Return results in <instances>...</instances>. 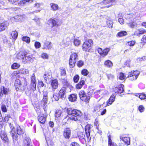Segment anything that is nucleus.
I'll return each instance as SVG.
<instances>
[{"instance_id":"f257e3e1","label":"nucleus","mask_w":146,"mask_h":146,"mask_svg":"<svg viewBox=\"0 0 146 146\" xmlns=\"http://www.w3.org/2000/svg\"><path fill=\"white\" fill-rule=\"evenodd\" d=\"M100 90H96L94 91V89L90 90L88 92V94L87 95L86 92L84 90L80 91L79 93V95L80 99L83 102L86 103H88L90 102V100L92 97L93 94L96 93H99Z\"/></svg>"},{"instance_id":"f03ea898","label":"nucleus","mask_w":146,"mask_h":146,"mask_svg":"<svg viewBox=\"0 0 146 146\" xmlns=\"http://www.w3.org/2000/svg\"><path fill=\"white\" fill-rule=\"evenodd\" d=\"M67 113L68 115H72L69 117L68 120L72 121H77L78 120V118L82 117L83 115L82 112L76 109L68 108Z\"/></svg>"},{"instance_id":"7ed1b4c3","label":"nucleus","mask_w":146,"mask_h":146,"mask_svg":"<svg viewBox=\"0 0 146 146\" xmlns=\"http://www.w3.org/2000/svg\"><path fill=\"white\" fill-rule=\"evenodd\" d=\"M27 85L28 82L27 81L23 84L21 81L19 79H16L15 81L14 86L17 91H24L27 88Z\"/></svg>"},{"instance_id":"20e7f679","label":"nucleus","mask_w":146,"mask_h":146,"mask_svg":"<svg viewBox=\"0 0 146 146\" xmlns=\"http://www.w3.org/2000/svg\"><path fill=\"white\" fill-rule=\"evenodd\" d=\"M78 52H73L70 55L69 60V64L70 68H73L75 66L76 63L78 59Z\"/></svg>"},{"instance_id":"39448f33","label":"nucleus","mask_w":146,"mask_h":146,"mask_svg":"<svg viewBox=\"0 0 146 146\" xmlns=\"http://www.w3.org/2000/svg\"><path fill=\"white\" fill-rule=\"evenodd\" d=\"M93 44V41L92 39L85 40L82 44V50L85 52H89L92 47Z\"/></svg>"},{"instance_id":"423d86ee","label":"nucleus","mask_w":146,"mask_h":146,"mask_svg":"<svg viewBox=\"0 0 146 146\" xmlns=\"http://www.w3.org/2000/svg\"><path fill=\"white\" fill-rule=\"evenodd\" d=\"M134 15L130 14L127 15L126 17V24L130 27L133 28L136 25L134 21Z\"/></svg>"},{"instance_id":"0eeeda50","label":"nucleus","mask_w":146,"mask_h":146,"mask_svg":"<svg viewBox=\"0 0 146 146\" xmlns=\"http://www.w3.org/2000/svg\"><path fill=\"white\" fill-rule=\"evenodd\" d=\"M139 74L140 72L138 70H132L128 73L127 78L129 80L133 81L137 79Z\"/></svg>"},{"instance_id":"6e6552de","label":"nucleus","mask_w":146,"mask_h":146,"mask_svg":"<svg viewBox=\"0 0 146 146\" xmlns=\"http://www.w3.org/2000/svg\"><path fill=\"white\" fill-rule=\"evenodd\" d=\"M66 90L64 87H62L59 90L58 94H55L53 95V97L56 101H58L59 98L62 99L66 97Z\"/></svg>"},{"instance_id":"1a4fd4ad","label":"nucleus","mask_w":146,"mask_h":146,"mask_svg":"<svg viewBox=\"0 0 146 146\" xmlns=\"http://www.w3.org/2000/svg\"><path fill=\"white\" fill-rule=\"evenodd\" d=\"M9 125L11 128L10 133L13 141L14 142L17 141L18 139V134L16 133L15 127L12 125H11V123L9 124Z\"/></svg>"},{"instance_id":"9d476101","label":"nucleus","mask_w":146,"mask_h":146,"mask_svg":"<svg viewBox=\"0 0 146 146\" xmlns=\"http://www.w3.org/2000/svg\"><path fill=\"white\" fill-rule=\"evenodd\" d=\"M50 85L52 90L55 91L58 87L59 83L58 79L56 78L51 79L50 81Z\"/></svg>"},{"instance_id":"9b49d317","label":"nucleus","mask_w":146,"mask_h":146,"mask_svg":"<svg viewBox=\"0 0 146 146\" xmlns=\"http://www.w3.org/2000/svg\"><path fill=\"white\" fill-rule=\"evenodd\" d=\"M98 53L100 55L103 57H104L107 56L109 52L110 49L109 48H106L104 49L101 48H97Z\"/></svg>"},{"instance_id":"f8f14e48","label":"nucleus","mask_w":146,"mask_h":146,"mask_svg":"<svg viewBox=\"0 0 146 146\" xmlns=\"http://www.w3.org/2000/svg\"><path fill=\"white\" fill-rule=\"evenodd\" d=\"M58 19L50 18L46 24L49 26L51 25V28H52L54 27H58L60 25L58 23Z\"/></svg>"},{"instance_id":"ddd939ff","label":"nucleus","mask_w":146,"mask_h":146,"mask_svg":"<svg viewBox=\"0 0 146 146\" xmlns=\"http://www.w3.org/2000/svg\"><path fill=\"white\" fill-rule=\"evenodd\" d=\"M31 80L30 90L35 91L36 89V83L35 76L34 73H33L31 77Z\"/></svg>"},{"instance_id":"4468645a","label":"nucleus","mask_w":146,"mask_h":146,"mask_svg":"<svg viewBox=\"0 0 146 146\" xmlns=\"http://www.w3.org/2000/svg\"><path fill=\"white\" fill-rule=\"evenodd\" d=\"M48 100L47 94L46 93L45 94H44L43 98L40 101V104L41 106L42 107L44 111H46V108L47 106V102Z\"/></svg>"},{"instance_id":"2eb2a0df","label":"nucleus","mask_w":146,"mask_h":146,"mask_svg":"<svg viewBox=\"0 0 146 146\" xmlns=\"http://www.w3.org/2000/svg\"><path fill=\"white\" fill-rule=\"evenodd\" d=\"M91 126V124H88L85 126L84 128L87 140L89 141H90L91 139V137H90Z\"/></svg>"},{"instance_id":"dca6fc26","label":"nucleus","mask_w":146,"mask_h":146,"mask_svg":"<svg viewBox=\"0 0 146 146\" xmlns=\"http://www.w3.org/2000/svg\"><path fill=\"white\" fill-rule=\"evenodd\" d=\"M124 85L123 84H119L113 88V91L115 93L121 94L124 92Z\"/></svg>"},{"instance_id":"f3484780","label":"nucleus","mask_w":146,"mask_h":146,"mask_svg":"<svg viewBox=\"0 0 146 146\" xmlns=\"http://www.w3.org/2000/svg\"><path fill=\"white\" fill-rule=\"evenodd\" d=\"M71 130L70 127H66L64 129L63 135V137L65 139H69L71 136Z\"/></svg>"},{"instance_id":"a211bd4d","label":"nucleus","mask_w":146,"mask_h":146,"mask_svg":"<svg viewBox=\"0 0 146 146\" xmlns=\"http://www.w3.org/2000/svg\"><path fill=\"white\" fill-rule=\"evenodd\" d=\"M27 54V52L25 50H21L17 54V57L19 59H21L23 62Z\"/></svg>"},{"instance_id":"6ab92c4d","label":"nucleus","mask_w":146,"mask_h":146,"mask_svg":"<svg viewBox=\"0 0 146 146\" xmlns=\"http://www.w3.org/2000/svg\"><path fill=\"white\" fill-rule=\"evenodd\" d=\"M128 135L123 134L120 136V139L122 140L125 144L128 145L130 144V138L128 136Z\"/></svg>"},{"instance_id":"aec40b11","label":"nucleus","mask_w":146,"mask_h":146,"mask_svg":"<svg viewBox=\"0 0 146 146\" xmlns=\"http://www.w3.org/2000/svg\"><path fill=\"white\" fill-rule=\"evenodd\" d=\"M0 135L1 139L4 143H8L9 142V139L5 132L1 131Z\"/></svg>"},{"instance_id":"412c9836","label":"nucleus","mask_w":146,"mask_h":146,"mask_svg":"<svg viewBox=\"0 0 146 146\" xmlns=\"http://www.w3.org/2000/svg\"><path fill=\"white\" fill-rule=\"evenodd\" d=\"M47 116L44 114H40L38 115L37 119L39 122L42 124H44L46 122Z\"/></svg>"},{"instance_id":"4be33fe9","label":"nucleus","mask_w":146,"mask_h":146,"mask_svg":"<svg viewBox=\"0 0 146 146\" xmlns=\"http://www.w3.org/2000/svg\"><path fill=\"white\" fill-rule=\"evenodd\" d=\"M41 5V4L39 3H35L34 5L33 8L35 9H36L37 10L31 12L30 13L31 14H34L39 12L41 10V9H40Z\"/></svg>"},{"instance_id":"5701e85b","label":"nucleus","mask_w":146,"mask_h":146,"mask_svg":"<svg viewBox=\"0 0 146 146\" xmlns=\"http://www.w3.org/2000/svg\"><path fill=\"white\" fill-rule=\"evenodd\" d=\"M31 140L29 137H25L23 141V146H32L31 145Z\"/></svg>"},{"instance_id":"b1692460","label":"nucleus","mask_w":146,"mask_h":146,"mask_svg":"<svg viewBox=\"0 0 146 146\" xmlns=\"http://www.w3.org/2000/svg\"><path fill=\"white\" fill-rule=\"evenodd\" d=\"M52 77L51 73L50 72H45L43 76L44 80L46 82L50 80Z\"/></svg>"},{"instance_id":"393cba45","label":"nucleus","mask_w":146,"mask_h":146,"mask_svg":"<svg viewBox=\"0 0 146 146\" xmlns=\"http://www.w3.org/2000/svg\"><path fill=\"white\" fill-rule=\"evenodd\" d=\"M9 92V88L3 86L2 88H1V91H0V96L1 97H3V94L7 95Z\"/></svg>"},{"instance_id":"a878e982","label":"nucleus","mask_w":146,"mask_h":146,"mask_svg":"<svg viewBox=\"0 0 146 146\" xmlns=\"http://www.w3.org/2000/svg\"><path fill=\"white\" fill-rule=\"evenodd\" d=\"M115 96L114 94H112L110 97L109 100L106 102V106H109L111 105L115 99Z\"/></svg>"},{"instance_id":"bb28decb","label":"nucleus","mask_w":146,"mask_h":146,"mask_svg":"<svg viewBox=\"0 0 146 146\" xmlns=\"http://www.w3.org/2000/svg\"><path fill=\"white\" fill-rule=\"evenodd\" d=\"M85 84V82L84 80H80L79 82L76 85V88L77 90L81 89Z\"/></svg>"},{"instance_id":"cd10ccee","label":"nucleus","mask_w":146,"mask_h":146,"mask_svg":"<svg viewBox=\"0 0 146 146\" xmlns=\"http://www.w3.org/2000/svg\"><path fill=\"white\" fill-rule=\"evenodd\" d=\"M104 64L105 67L108 68H111L113 66V63L109 60H105Z\"/></svg>"},{"instance_id":"c85d7f7f","label":"nucleus","mask_w":146,"mask_h":146,"mask_svg":"<svg viewBox=\"0 0 146 146\" xmlns=\"http://www.w3.org/2000/svg\"><path fill=\"white\" fill-rule=\"evenodd\" d=\"M16 132L18 135H21L24 134V131L19 125H18L16 126Z\"/></svg>"},{"instance_id":"c756f323","label":"nucleus","mask_w":146,"mask_h":146,"mask_svg":"<svg viewBox=\"0 0 146 146\" xmlns=\"http://www.w3.org/2000/svg\"><path fill=\"white\" fill-rule=\"evenodd\" d=\"M10 35L12 40L15 41L18 37V32L16 31H13L11 32Z\"/></svg>"},{"instance_id":"7c9ffc66","label":"nucleus","mask_w":146,"mask_h":146,"mask_svg":"<svg viewBox=\"0 0 146 146\" xmlns=\"http://www.w3.org/2000/svg\"><path fill=\"white\" fill-rule=\"evenodd\" d=\"M108 146H117L116 143L113 142L111 139V136L110 135L108 136Z\"/></svg>"},{"instance_id":"2f4dec72","label":"nucleus","mask_w":146,"mask_h":146,"mask_svg":"<svg viewBox=\"0 0 146 146\" xmlns=\"http://www.w3.org/2000/svg\"><path fill=\"white\" fill-rule=\"evenodd\" d=\"M23 69L21 70V69L18 70H16L14 71L12 73V75L13 77H16L17 78H19L20 75L19 74L20 73L21 74H23V72H22L21 71V70L23 71Z\"/></svg>"},{"instance_id":"473e14b6","label":"nucleus","mask_w":146,"mask_h":146,"mask_svg":"<svg viewBox=\"0 0 146 146\" xmlns=\"http://www.w3.org/2000/svg\"><path fill=\"white\" fill-rule=\"evenodd\" d=\"M77 98V94H70L68 97L69 100L72 102L75 101Z\"/></svg>"},{"instance_id":"72a5a7b5","label":"nucleus","mask_w":146,"mask_h":146,"mask_svg":"<svg viewBox=\"0 0 146 146\" xmlns=\"http://www.w3.org/2000/svg\"><path fill=\"white\" fill-rule=\"evenodd\" d=\"M52 47V45H51V43L50 42L46 41L44 43L43 49H50Z\"/></svg>"},{"instance_id":"f704fd0d","label":"nucleus","mask_w":146,"mask_h":146,"mask_svg":"<svg viewBox=\"0 0 146 146\" xmlns=\"http://www.w3.org/2000/svg\"><path fill=\"white\" fill-rule=\"evenodd\" d=\"M33 61V59L32 55H29L27 56H26V57L23 60V62L25 63H27L29 62H32Z\"/></svg>"},{"instance_id":"c9c22d12","label":"nucleus","mask_w":146,"mask_h":146,"mask_svg":"<svg viewBox=\"0 0 146 146\" xmlns=\"http://www.w3.org/2000/svg\"><path fill=\"white\" fill-rule=\"evenodd\" d=\"M127 35V33L126 31H123L118 32L116 36L117 37H121L126 36Z\"/></svg>"},{"instance_id":"e433bc0d","label":"nucleus","mask_w":146,"mask_h":146,"mask_svg":"<svg viewBox=\"0 0 146 146\" xmlns=\"http://www.w3.org/2000/svg\"><path fill=\"white\" fill-rule=\"evenodd\" d=\"M50 5L51 8L53 11H55L58 9L59 6L57 4L51 3Z\"/></svg>"},{"instance_id":"4c0bfd02","label":"nucleus","mask_w":146,"mask_h":146,"mask_svg":"<svg viewBox=\"0 0 146 146\" xmlns=\"http://www.w3.org/2000/svg\"><path fill=\"white\" fill-rule=\"evenodd\" d=\"M20 65L16 62L13 64L11 66V68L12 69L15 70L19 68L20 67Z\"/></svg>"},{"instance_id":"58836bf2","label":"nucleus","mask_w":146,"mask_h":146,"mask_svg":"<svg viewBox=\"0 0 146 146\" xmlns=\"http://www.w3.org/2000/svg\"><path fill=\"white\" fill-rule=\"evenodd\" d=\"M136 43L135 40H132L127 42L126 45L127 46H133Z\"/></svg>"},{"instance_id":"ea45409f","label":"nucleus","mask_w":146,"mask_h":146,"mask_svg":"<svg viewBox=\"0 0 146 146\" xmlns=\"http://www.w3.org/2000/svg\"><path fill=\"white\" fill-rule=\"evenodd\" d=\"M6 24L5 22L4 21L0 23V31H2L4 30L6 27Z\"/></svg>"},{"instance_id":"a19ab883","label":"nucleus","mask_w":146,"mask_h":146,"mask_svg":"<svg viewBox=\"0 0 146 146\" xmlns=\"http://www.w3.org/2000/svg\"><path fill=\"white\" fill-rule=\"evenodd\" d=\"M115 1V0H103L102 3L103 5H106L110 3H112Z\"/></svg>"},{"instance_id":"79ce46f5","label":"nucleus","mask_w":146,"mask_h":146,"mask_svg":"<svg viewBox=\"0 0 146 146\" xmlns=\"http://www.w3.org/2000/svg\"><path fill=\"white\" fill-rule=\"evenodd\" d=\"M81 73L84 76H87L89 74L88 71L86 68L83 69L81 71Z\"/></svg>"},{"instance_id":"37998d69","label":"nucleus","mask_w":146,"mask_h":146,"mask_svg":"<svg viewBox=\"0 0 146 146\" xmlns=\"http://www.w3.org/2000/svg\"><path fill=\"white\" fill-rule=\"evenodd\" d=\"M77 135L79 139H84L85 138V135L83 133L79 131L78 132Z\"/></svg>"},{"instance_id":"c03bdc74","label":"nucleus","mask_w":146,"mask_h":146,"mask_svg":"<svg viewBox=\"0 0 146 146\" xmlns=\"http://www.w3.org/2000/svg\"><path fill=\"white\" fill-rule=\"evenodd\" d=\"M22 40L23 41L27 43H29L30 42V38L28 36H24L22 37Z\"/></svg>"},{"instance_id":"a18cd8bd","label":"nucleus","mask_w":146,"mask_h":146,"mask_svg":"<svg viewBox=\"0 0 146 146\" xmlns=\"http://www.w3.org/2000/svg\"><path fill=\"white\" fill-rule=\"evenodd\" d=\"M81 43V41L77 38H75L73 41L74 44L75 46H78Z\"/></svg>"},{"instance_id":"49530a36","label":"nucleus","mask_w":146,"mask_h":146,"mask_svg":"<svg viewBox=\"0 0 146 146\" xmlns=\"http://www.w3.org/2000/svg\"><path fill=\"white\" fill-rule=\"evenodd\" d=\"M62 83L64 86L66 87H68L70 85V84L66 79L63 78L62 79Z\"/></svg>"},{"instance_id":"de8ad7c7","label":"nucleus","mask_w":146,"mask_h":146,"mask_svg":"<svg viewBox=\"0 0 146 146\" xmlns=\"http://www.w3.org/2000/svg\"><path fill=\"white\" fill-rule=\"evenodd\" d=\"M62 113V111L60 110H56L55 116L56 117H58L60 116Z\"/></svg>"},{"instance_id":"09e8293b","label":"nucleus","mask_w":146,"mask_h":146,"mask_svg":"<svg viewBox=\"0 0 146 146\" xmlns=\"http://www.w3.org/2000/svg\"><path fill=\"white\" fill-rule=\"evenodd\" d=\"M125 74L124 73L122 72H120L119 73V80H123L125 79Z\"/></svg>"},{"instance_id":"8fccbe9b","label":"nucleus","mask_w":146,"mask_h":146,"mask_svg":"<svg viewBox=\"0 0 146 146\" xmlns=\"http://www.w3.org/2000/svg\"><path fill=\"white\" fill-rule=\"evenodd\" d=\"M60 74L61 76H65L66 75V70L65 68H62L60 69Z\"/></svg>"},{"instance_id":"3c124183","label":"nucleus","mask_w":146,"mask_h":146,"mask_svg":"<svg viewBox=\"0 0 146 146\" xmlns=\"http://www.w3.org/2000/svg\"><path fill=\"white\" fill-rule=\"evenodd\" d=\"M79 78V76L78 74H76L74 76L73 81L75 83H77L78 82Z\"/></svg>"},{"instance_id":"603ef678","label":"nucleus","mask_w":146,"mask_h":146,"mask_svg":"<svg viewBox=\"0 0 146 146\" xmlns=\"http://www.w3.org/2000/svg\"><path fill=\"white\" fill-rule=\"evenodd\" d=\"M84 62L82 60H79L77 63V65L78 67L80 68L82 67L84 65Z\"/></svg>"},{"instance_id":"864d4df0","label":"nucleus","mask_w":146,"mask_h":146,"mask_svg":"<svg viewBox=\"0 0 146 146\" xmlns=\"http://www.w3.org/2000/svg\"><path fill=\"white\" fill-rule=\"evenodd\" d=\"M131 62L130 59H128L125 62L124 65L126 66L130 67H131Z\"/></svg>"},{"instance_id":"5fc2aeb1","label":"nucleus","mask_w":146,"mask_h":146,"mask_svg":"<svg viewBox=\"0 0 146 146\" xmlns=\"http://www.w3.org/2000/svg\"><path fill=\"white\" fill-rule=\"evenodd\" d=\"M106 23L108 27L109 28H111L112 27L113 23L110 20H108L106 21Z\"/></svg>"},{"instance_id":"6e6d98bb","label":"nucleus","mask_w":146,"mask_h":146,"mask_svg":"<svg viewBox=\"0 0 146 146\" xmlns=\"http://www.w3.org/2000/svg\"><path fill=\"white\" fill-rule=\"evenodd\" d=\"M42 58L44 59H48V55L46 53H42L41 55Z\"/></svg>"},{"instance_id":"4d7b16f0","label":"nucleus","mask_w":146,"mask_h":146,"mask_svg":"<svg viewBox=\"0 0 146 146\" xmlns=\"http://www.w3.org/2000/svg\"><path fill=\"white\" fill-rule=\"evenodd\" d=\"M1 109L3 112H6L7 111V109L6 106L4 104H3L1 106Z\"/></svg>"},{"instance_id":"13d9d810","label":"nucleus","mask_w":146,"mask_h":146,"mask_svg":"<svg viewBox=\"0 0 146 146\" xmlns=\"http://www.w3.org/2000/svg\"><path fill=\"white\" fill-rule=\"evenodd\" d=\"M139 98L141 100H144L146 99V94L143 93L140 94Z\"/></svg>"},{"instance_id":"bf43d9fd","label":"nucleus","mask_w":146,"mask_h":146,"mask_svg":"<svg viewBox=\"0 0 146 146\" xmlns=\"http://www.w3.org/2000/svg\"><path fill=\"white\" fill-rule=\"evenodd\" d=\"M34 46L35 48L36 49L39 48L41 47L40 43L38 41H36L35 42Z\"/></svg>"},{"instance_id":"052dcab7","label":"nucleus","mask_w":146,"mask_h":146,"mask_svg":"<svg viewBox=\"0 0 146 146\" xmlns=\"http://www.w3.org/2000/svg\"><path fill=\"white\" fill-rule=\"evenodd\" d=\"M138 110L140 112H142L144 111L145 108L143 105H140L138 107Z\"/></svg>"},{"instance_id":"680f3d73","label":"nucleus","mask_w":146,"mask_h":146,"mask_svg":"<svg viewBox=\"0 0 146 146\" xmlns=\"http://www.w3.org/2000/svg\"><path fill=\"white\" fill-rule=\"evenodd\" d=\"M11 117V116L10 114H7L4 117V121L6 122V121H8L9 118Z\"/></svg>"},{"instance_id":"e2e57ef3","label":"nucleus","mask_w":146,"mask_h":146,"mask_svg":"<svg viewBox=\"0 0 146 146\" xmlns=\"http://www.w3.org/2000/svg\"><path fill=\"white\" fill-rule=\"evenodd\" d=\"M141 43L144 44L146 43V36H143L141 39Z\"/></svg>"},{"instance_id":"0e129e2a","label":"nucleus","mask_w":146,"mask_h":146,"mask_svg":"<svg viewBox=\"0 0 146 146\" xmlns=\"http://www.w3.org/2000/svg\"><path fill=\"white\" fill-rule=\"evenodd\" d=\"M94 125L95 126H96V128L98 130L99 129V122L97 120H95L94 123Z\"/></svg>"},{"instance_id":"69168bd1","label":"nucleus","mask_w":146,"mask_h":146,"mask_svg":"<svg viewBox=\"0 0 146 146\" xmlns=\"http://www.w3.org/2000/svg\"><path fill=\"white\" fill-rule=\"evenodd\" d=\"M118 22L121 25H123L124 23V19L122 18H119L118 19Z\"/></svg>"},{"instance_id":"338daca9","label":"nucleus","mask_w":146,"mask_h":146,"mask_svg":"<svg viewBox=\"0 0 146 146\" xmlns=\"http://www.w3.org/2000/svg\"><path fill=\"white\" fill-rule=\"evenodd\" d=\"M38 84L39 86L41 87H43L44 85L42 81L41 80L38 81Z\"/></svg>"},{"instance_id":"774afa93","label":"nucleus","mask_w":146,"mask_h":146,"mask_svg":"<svg viewBox=\"0 0 146 146\" xmlns=\"http://www.w3.org/2000/svg\"><path fill=\"white\" fill-rule=\"evenodd\" d=\"M70 146H80L76 142H72L70 144Z\"/></svg>"}]
</instances>
